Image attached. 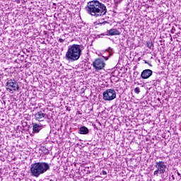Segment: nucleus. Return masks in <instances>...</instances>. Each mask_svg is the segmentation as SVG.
<instances>
[{
  "instance_id": "1",
  "label": "nucleus",
  "mask_w": 181,
  "mask_h": 181,
  "mask_svg": "<svg viewBox=\"0 0 181 181\" xmlns=\"http://www.w3.org/2000/svg\"><path fill=\"white\" fill-rule=\"evenodd\" d=\"M85 11L88 15L98 18V16H103V15L107 13V6L99 2L98 0H93L87 3Z\"/></svg>"
},
{
  "instance_id": "2",
  "label": "nucleus",
  "mask_w": 181,
  "mask_h": 181,
  "mask_svg": "<svg viewBox=\"0 0 181 181\" xmlns=\"http://www.w3.org/2000/svg\"><path fill=\"white\" fill-rule=\"evenodd\" d=\"M83 45L74 44L68 47V50L65 54L68 62H76L81 57Z\"/></svg>"
},
{
  "instance_id": "3",
  "label": "nucleus",
  "mask_w": 181,
  "mask_h": 181,
  "mask_svg": "<svg viewBox=\"0 0 181 181\" xmlns=\"http://www.w3.org/2000/svg\"><path fill=\"white\" fill-rule=\"evenodd\" d=\"M50 169V165L46 162H38L31 165L30 172L31 176L39 177L40 175L46 173L47 170Z\"/></svg>"
},
{
  "instance_id": "4",
  "label": "nucleus",
  "mask_w": 181,
  "mask_h": 181,
  "mask_svg": "<svg viewBox=\"0 0 181 181\" xmlns=\"http://www.w3.org/2000/svg\"><path fill=\"white\" fill-rule=\"evenodd\" d=\"M154 167L156 168L153 173L154 176L165 174L166 169H168V165L163 161H156Z\"/></svg>"
},
{
  "instance_id": "5",
  "label": "nucleus",
  "mask_w": 181,
  "mask_h": 181,
  "mask_svg": "<svg viewBox=\"0 0 181 181\" xmlns=\"http://www.w3.org/2000/svg\"><path fill=\"white\" fill-rule=\"evenodd\" d=\"M6 90L11 93V94H13L15 91L19 90V85L15 79L8 80L6 83Z\"/></svg>"
},
{
  "instance_id": "6",
  "label": "nucleus",
  "mask_w": 181,
  "mask_h": 181,
  "mask_svg": "<svg viewBox=\"0 0 181 181\" xmlns=\"http://www.w3.org/2000/svg\"><path fill=\"white\" fill-rule=\"evenodd\" d=\"M117 98V92L114 89H107L103 92V100L105 101H112Z\"/></svg>"
},
{
  "instance_id": "7",
  "label": "nucleus",
  "mask_w": 181,
  "mask_h": 181,
  "mask_svg": "<svg viewBox=\"0 0 181 181\" xmlns=\"http://www.w3.org/2000/svg\"><path fill=\"white\" fill-rule=\"evenodd\" d=\"M92 66L96 71L103 70L105 67V62H104V60L98 58L93 62Z\"/></svg>"
},
{
  "instance_id": "8",
  "label": "nucleus",
  "mask_w": 181,
  "mask_h": 181,
  "mask_svg": "<svg viewBox=\"0 0 181 181\" xmlns=\"http://www.w3.org/2000/svg\"><path fill=\"white\" fill-rule=\"evenodd\" d=\"M103 36H119L121 35V32L115 28H112L110 30H107L104 34H102Z\"/></svg>"
},
{
  "instance_id": "9",
  "label": "nucleus",
  "mask_w": 181,
  "mask_h": 181,
  "mask_svg": "<svg viewBox=\"0 0 181 181\" xmlns=\"http://www.w3.org/2000/svg\"><path fill=\"white\" fill-rule=\"evenodd\" d=\"M153 74V71L151 69H144L141 74V77L143 78V80H146L151 77Z\"/></svg>"
},
{
  "instance_id": "10",
  "label": "nucleus",
  "mask_w": 181,
  "mask_h": 181,
  "mask_svg": "<svg viewBox=\"0 0 181 181\" xmlns=\"http://www.w3.org/2000/svg\"><path fill=\"white\" fill-rule=\"evenodd\" d=\"M45 117H46V114L42 113V111H40L35 115V119L36 121H39V122H42V121H45Z\"/></svg>"
},
{
  "instance_id": "11",
  "label": "nucleus",
  "mask_w": 181,
  "mask_h": 181,
  "mask_svg": "<svg viewBox=\"0 0 181 181\" xmlns=\"http://www.w3.org/2000/svg\"><path fill=\"white\" fill-rule=\"evenodd\" d=\"M41 129H43V125L37 123H33V131L35 134H39Z\"/></svg>"
},
{
  "instance_id": "12",
  "label": "nucleus",
  "mask_w": 181,
  "mask_h": 181,
  "mask_svg": "<svg viewBox=\"0 0 181 181\" xmlns=\"http://www.w3.org/2000/svg\"><path fill=\"white\" fill-rule=\"evenodd\" d=\"M88 132H89L88 128H87L84 126L80 127V129L78 130V134H81V135H87V134H88Z\"/></svg>"
},
{
  "instance_id": "13",
  "label": "nucleus",
  "mask_w": 181,
  "mask_h": 181,
  "mask_svg": "<svg viewBox=\"0 0 181 181\" xmlns=\"http://www.w3.org/2000/svg\"><path fill=\"white\" fill-rule=\"evenodd\" d=\"M146 46L147 47H148V49H150L151 50H153V47H155V46L153 45V42H148L146 43Z\"/></svg>"
},
{
  "instance_id": "14",
  "label": "nucleus",
  "mask_w": 181,
  "mask_h": 181,
  "mask_svg": "<svg viewBox=\"0 0 181 181\" xmlns=\"http://www.w3.org/2000/svg\"><path fill=\"white\" fill-rule=\"evenodd\" d=\"M134 93H136V94H139V93H141V88H139V87H136L134 89Z\"/></svg>"
},
{
  "instance_id": "15",
  "label": "nucleus",
  "mask_w": 181,
  "mask_h": 181,
  "mask_svg": "<svg viewBox=\"0 0 181 181\" xmlns=\"http://www.w3.org/2000/svg\"><path fill=\"white\" fill-rule=\"evenodd\" d=\"M175 32H176V29L175 28L174 26L172 27V29H171V33H175Z\"/></svg>"
},
{
  "instance_id": "16",
  "label": "nucleus",
  "mask_w": 181,
  "mask_h": 181,
  "mask_svg": "<svg viewBox=\"0 0 181 181\" xmlns=\"http://www.w3.org/2000/svg\"><path fill=\"white\" fill-rule=\"evenodd\" d=\"M60 43H63V42H64V40H63L62 38H59L58 40Z\"/></svg>"
},
{
  "instance_id": "17",
  "label": "nucleus",
  "mask_w": 181,
  "mask_h": 181,
  "mask_svg": "<svg viewBox=\"0 0 181 181\" xmlns=\"http://www.w3.org/2000/svg\"><path fill=\"white\" fill-rule=\"evenodd\" d=\"M102 173H103V175H107V171L103 170V171H102Z\"/></svg>"
},
{
  "instance_id": "18",
  "label": "nucleus",
  "mask_w": 181,
  "mask_h": 181,
  "mask_svg": "<svg viewBox=\"0 0 181 181\" xmlns=\"http://www.w3.org/2000/svg\"><path fill=\"white\" fill-rule=\"evenodd\" d=\"M139 73L138 71L134 72V76H138Z\"/></svg>"
},
{
  "instance_id": "19",
  "label": "nucleus",
  "mask_w": 181,
  "mask_h": 181,
  "mask_svg": "<svg viewBox=\"0 0 181 181\" xmlns=\"http://www.w3.org/2000/svg\"><path fill=\"white\" fill-rule=\"evenodd\" d=\"M145 63H146V64H148V66H151V67H152V64H149V63H147L146 61L145 62Z\"/></svg>"
},
{
  "instance_id": "20",
  "label": "nucleus",
  "mask_w": 181,
  "mask_h": 181,
  "mask_svg": "<svg viewBox=\"0 0 181 181\" xmlns=\"http://www.w3.org/2000/svg\"><path fill=\"white\" fill-rule=\"evenodd\" d=\"M172 177H173V180H175V176L172 175Z\"/></svg>"
},
{
  "instance_id": "21",
  "label": "nucleus",
  "mask_w": 181,
  "mask_h": 181,
  "mask_svg": "<svg viewBox=\"0 0 181 181\" xmlns=\"http://www.w3.org/2000/svg\"><path fill=\"white\" fill-rule=\"evenodd\" d=\"M157 81H153L154 84H155Z\"/></svg>"
},
{
  "instance_id": "22",
  "label": "nucleus",
  "mask_w": 181,
  "mask_h": 181,
  "mask_svg": "<svg viewBox=\"0 0 181 181\" xmlns=\"http://www.w3.org/2000/svg\"><path fill=\"white\" fill-rule=\"evenodd\" d=\"M177 175H178V176H180V173H177Z\"/></svg>"
},
{
  "instance_id": "23",
  "label": "nucleus",
  "mask_w": 181,
  "mask_h": 181,
  "mask_svg": "<svg viewBox=\"0 0 181 181\" xmlns=\"http://www.w3.org/2000/svg\"><path fill=\"white\" fill-rule=\"evenodd\" d=\"M105 60H108V58H105Z\"/></svg>"
}]
</instances>
